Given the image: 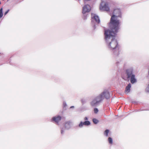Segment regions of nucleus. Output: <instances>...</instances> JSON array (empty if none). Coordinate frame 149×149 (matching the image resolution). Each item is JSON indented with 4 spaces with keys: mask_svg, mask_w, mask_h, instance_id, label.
<instances>
[{
    "mask_svg": "<svg viewBox=\"0 0 149 149\" xmlns=\"http://www.w3.org/2000/svg\"><path fill=\"white\" fill-rule=\"evenodd\" d=\"M111 24L113 25L110 26L109 29H105L104 36L106 43L108 48L113 51L114 56H118L120 54L119 50H117V47L119 49V45L117 39L115 38L118 32L119 26L118 22H112L111 21Z\"/></svg>",
    "mask_w": 149,
    "mask_h": 149,
    "instance_id": "f257e3e1",
    "label": "nucleus"
},
{
    "mask_svg": "<svg viewBox=\"0 0 149 149\" xmlns=\"http://www.w3.org/2000/svg\"><path fill=\"white\" fill-rule=\"evenodd\" d=\"M126 76H122V78L125 80H129L130 79L131 83L134 84L137 82L136 79L134 74V71L132 67L126 69L125 71Z\"/></svg>",
    "mask_w": 149,
    "mask_h": 149,
    "instance_id": "f03ea898",
    "label": "nucleus"
},
{
    "mask_svg": "<svg viewBox=\"0 0 149 149\" xmlns=\"http://www.w3.org/2000/svg\"><path fill=\"white\" fill-rule=\"evenodd\" d=\"M121 17V10L120 9H115L113 12V15L111 16L110 22L108 23V26H109V28H110V26L112 25V24H111V19H112V22H118V26H119V29H120V21L119 20L116 19H115L116 18V17Z\"/></svg>",
    "mask_w": 149,
    "mask_h": 149,
    "instance_id": "7ed1b4c3",
    "label": "nucleus"
},
{
    "mask_svg": "<svg viewBox=\"0 0 149 149\" xmlns=\"http://www.w3.org/2000/svg\"><path fill=\"white\" fill-rule=\"evenodd\" d=\"M110 97V95L109 92L107 90H105L101 93L95 97L98 104L100 105L103 101L104 98L108 100Z\"/></svg>",
    "mask_w": 149,
    "mask_h": 149,
    "instance_id": "20e7f679",
    "label": "nucleus"
},
{
    "mask_svg": "<svg viewBox=\"0 0 149 149\" xmlns=\"http://www.w3.org/2000/svg\"><path fill=\"white\" fill-rule=\"evenodd\" d=\"M91 10V6L88 4H85L83 7L82 13L83 15V18L84 20L87 19L88 15V13Z\"/></svg>",
    "mask_w": 149,
    "mask_h": 149,
    "instance_id": "39448f33",
    "label": "nucleus"
},
{
    "mask_svg": "<svg viewBox=\"0 0 149 149\" xmlns=\"http://www.w3.org/2000/svg\"><path fill=\"white\" fill-rule=\"evenodd\" d=\"M103 3V2H102L100 6V9L101 10H103L104 11H109L110 10L109 7L107 3H105L103 6H102V4Z\"/></svg>",
    "mask_w": 149,
    "mask_h": 149,
    "instance_id": "423d86ee",
    "label": "nucleus"
},
{
    "mask_svg": "<svg viewBox=\"0 0 149 149\" xmlns=\"http://www.w3.org/2000/svg\"><path fill=\"white\" fill-rule=\"evenodd\" d=\"M61 118L60 116H55L52 118V121H54L58 125L59 122L61 120Z\"/></svg>",
    "mask_w": 149,
    "mask_h": 149,
    "instance_id": "0eeeda50",
    "label": "nucleus"
},
{
    "mask_svg": "<svg viewBox=\"0 0 149 149\" xmlns=\"http://www.w3.org/2000/svg\"><path fill=\"white\" fill-rule=\"evenodd\" d=\"M91 123L89 121H85L84 122L81 121L79 125V127L80 128H81L84 125L88 126Z\"/></svg>",
    "mask_w": 149,
    "mask_h": 149,
    "instance_id": "6e6552de",
    "label": "nucleus"
},
{
    "mask_svg": "<svg viewBox=\"0 0 149 149\" xmlns=\"http://www.w3.org/2000/svg\"><path fill=\"white\" fill-rule=\"evenodd\" d=\"M91 15L92 19H94L97 23H99L100 22V19L99 18V16L95 14H92Z\"/></svg>",
    "mask_w": 149,
    "mask_h": 149,
    "instance_id": "1a4fd4ad",
    "label": "nucleus"
},
{
    "mask_svg": "<svg viewBox=\"0 0 149 149\" xmlns=\"http://www.w3.org/2000/svg\"><path fill=\"white\" fill-rule=\"evenodd\" d=\"M90 104L91 106L93 107H96L99 105L98 102H97L95 98L90 102Z\"/></svg>",
    "mask_w": 149,
    "mask_h": 149,
    "instance_id": "9d476101",
    "label": "nucleus"
},
{
    "mask_svg": "<svg viewBox=\"0 0 149 149\" xmlns=\"http://www.w3.org/2000/svg\"><path fill=\"white\" fill-rule=\"evenodd\" d=\"M72 122L70 121H68L65 124V127L66 129L68 130L71 127V125Z\"/></svg>",
    "mask_w": 149,
    "mask_h": 149,
    "instance_id": "9b49d317",
    "label": "nucleus"
},
{
    "mask_svg": "<svg viewBox=\"0 0 149 149\" xmlns=\"http://www.w3.org/2000/svg\"><path fill=\"white\" fill-rule=\"evenodd\" d=\"M131 87V84L129 83L125 88V93H127L130 92Z\"/></svg>",
    "mask_w": 149,
    "mask_h": 149,
    "instance_id": "f8f14e48",
    "label": "nucleus"
},
{
    "mask_svg": "<svg viewBox=\"0 0 149 149\" xmlns=\"http://www.w3.org/2000/svg\"><path fill=\"white\" fill-rule=\"evenodd\" d=\"M93 121L95 124H97L99 122V121L95 118H94L93 119Z\"/></svg>",
    "mask_w": 149,
    "mask_h": 149,
    "instance_id": "ddd939ff",
    "label": "nucleus"
},
{
    "mask_svg": "<svg viewBox=\"0 0 149 149\" xmlns=\"http://www.w3.org/2000/svg\"><path fill=\"white\" fill-rule=\"evenodd\" d=\"M108 140L109 143L110 144H112L113 143V139L111 137H109L108 139Z\"/></svg>",
    "mask_w": 149,
    "mask_h": 149,
    "instance_id": "4468645a",
    "label": "nucleus"
},
{
    "mask_svg": "<svg viewBox=\"0 0 149 149\" xmlns=\"http://www.w3.org/2000/svg\"><path fill=\"white\" fill-rule=\"evenodd\" d=\"M3 9L2 8L0 9V18H1L3 16Z\"/></svg>",
    "mask_w": 149,
    "mask_h": 149,
    "instance_id": "2eb2a0df",
    "label": "nucleus"
},
{
    "mask_svg": "<svg viewBox=\"0 0 149 149\" xmlns=\"http://www.w3.org/2000/svg\"><path fill=\"white\" fill-rule=\"evenodd\" d=\"M109 132V130L107 129L104 132V134L107 136Z\"/></svg>",
    "mask_w": 149,
    "mask_h": 149,
    "instance_id": "dca6fc26",
    "label": "nucleus"
},
{
    "mask_svg": "<svg viewBox=\"0 0 149 149\" xmlns=\"http://www.w3.org/2000/svg\"><path fill=\"white\" fill-rule=\"evenodd\" d=\"M98 109L97 108H95L94 109V112L95 113H97L98 112Z\"/></svg>",
    "mask_w": 149,
    "mask_h": 149,
    "instance_id": "f3484780",
    "label": "nucleus"
},
{
    "mask_svg": "<svg viewBox=\"0 0 149 149\" xmlns=\"http://www.w3.org/2000/svg\"><path fill=\"white\" fill-rule=\"evenodd\" d=\"M81 101L82 104H84L86 102V100L84 99H82Z\"/></svg>",
    "mask_w": 149,
    "mask_h": 149,
    "instance_id": "a211bd4d",
    "label": "nucleus"
},
{
    "mask_svg": "<svg viewBox=\"0 0 149 149\" xmlns=\"http://www.w3.org/2000/svg\"><path fill=\"white\" fill-rule=\"evenodd\" d=\"M146 110L145 109H139V110H135V112H137L138 111H143V110Z\"/></svg>",
    "mask_w": 149,
    "mask_h": 149,
    "instance_id": "6ab92c4d",
    "label": "nucleus"
},
{
    "mask_svg": "<svg viewBox=\"0 0 149 149\" xmlns=\"http://www.w3.org/2000/svg\"><path fill=\"white\" fill-rule=\"evenodd\" d=\"M9 10H10L9 9H8V10H6V11L4 13V15H6L8 13L9 11Z\"/></svg>",
    "mask_w": 149,
    "mask_h": 149,
    "instance_id": "aec40b11",
    "label": "nucleus"
},
{
    "mask_svg": "<svg viewBox=\"0 0 149 149\" xmlns=\"http://www.w3.org/2000/svg\"><path fill=\"white\" fill-rule=\"evenodd\" d=\"M63 106L65 107L67 106V104L65 102H64L63 103Z\"/></svg>",
    "mask_w": 149,
    "mask_h": 149,
    "instance_id": "412c9836",
    "label": "nucleus"
},
{
    "mask_svg": "<svg viewBox=\"0 0 149 149\" xmlns=\"http://www.w3.org/2000/svg\"><path fill=\"white\" fill-rule=\"evenodd\" d=\"M64 133V131L63 130V129H61V133L62 134H63V133Z\"/></svg>",
    "mask_w": 149,
    "mask_h": 149,
    "instance_id": "4be33fe9",
    "label": "nucleus"
},
{
    "mask_svg": "<svg viewBox=\"0 0 149 149\" xmlns=\"http://www.w3.org/2000/svg\"><path fill=\"white\" fill-rule=\"evenodd\" d=\"M93 27L94 29H95L96 28V25L95 24H94L93 25Z\"/></svg>",
    "mask_w": 149,
    "mask_h": 149,
    "instance_id": "5701e85b",
    "label": "nucleus"
},
{
    "mask_svg": "<svg viewBox=\"0 0 149 149\" xmlns=\"http://www.w3.org/2000/svg\"><path fill=\"white\" fill-rule=\"evenodd\" d=\"M84 120H85V121H87L86 120H88V117H85L84 118Z\"/></svg>",
    "mask_w": 149,
    "mask_h": 149,
    "instance_id": "b1692460",
    "label": "nucleus"
},
{
    "mask_svg": "<svg viewBox=\"0 0 149 149\" xmlns=\"http://www.w3.org/2000/svg\"><path fill=\"white\" fill-rule=\"evenodd\" d=\"M119 62H116V64L117 65V66H118V64H119Z\"/></svg>",
    "mask_w": 149,
    "mask_h": 149,
    "instance_id": "393cba45",
    "label": "nucleus"
},
{
    "mask_svg": "<svg viewBox=\"0 0 149 149\" xmlns=\"http://www.w3.org/2000/svg\"><path fill=\"white\" fill-rule=\"evenodd\" d=\"M74 108V106H72L70 107V109L73 108Z\"/></svg>",
    "mask_w": 149,
    "mask_h": 149,
    "instance_id": "a878e982",
    "label": "nucleus"
},
{
    "mask_svg": "<svg viewBox=\"0 0 149 149\" xmlns=\"http://www.w3.org/2000/svg\"><path fill=\"white\" fill-rule=\"evenodd\" d=\"M9 63H10V65H11V63H10V61H9Z\"/></svg>",
    "mask_w": 149,
    "mask_h": 149,
    "instance_id": "bb28decb",
    "label": "nucleus"
},
{
    "mask_svg": "<svg viewBox=\"0 0 149 149\" xmlns=\"http://www.w3.org/2000/svg\"><path fill=\"white\" fill-rule=\"evenodd\" d=\"M91 22H92V23H93V20H92Z\"/></svg>",
    "mask_w": 149,
    "mask_h": 149,
    "instance_id": "cd10ccee",
    "label": "nucleus"
},
{
    "mask_svg": "<svg viewBox=\"0 0 149 149\" xmlns=\"http://www.w3.org/2000/svg\"><path fill=\"white\" fill-rule=\"evenodd\" d=\"M133 102V103H135V102Z\"/></svg>",
    "mask_w": 149,
    "mask_h": 149,
    "instance_id": "c85d7f7f",
    "label": "nucleus"
},
{
    "mask_svg": "<svg viewBox=\"0 0 149 149\" xmlns=\"http://www.w3.org/2000/svg\"><path fill=\"white\" fill-rule=\"evenodd\" d=\"M147 110H148V109H147ZM148 110H149V109H148Z\"/></svg>",
    "mask_w": 149,
    "mask_h": 149,
    "instance_id": "c756f323",
    "label": "nucleus"
}]
</instances>
